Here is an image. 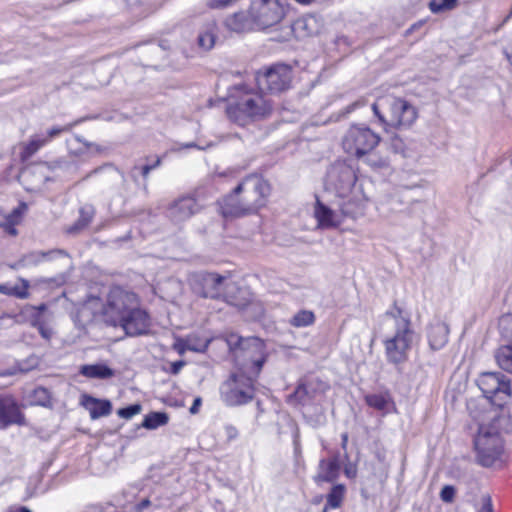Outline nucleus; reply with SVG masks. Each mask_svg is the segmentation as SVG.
I'll use <instances>...</instances> for the list:
<instances>
[{"instance_id": "obj_50", "label": "nucleus", "mask_w": 512, "mask_h": 512, "mask_svg": "<svg viewBox=\"0 0 512 512\" xmlns=\"http://www.w3.org/2000/svg\"><path fill=\"white\" fill-rule=\"evenodd\" d=\"M184 361H175L171 364L170 372L174 375L178 374L181 369L184 367Z\"/></svg>"}, {"instance_id": "obj_63", "label": "nucleus", "mask_w": 512, "mask_h": 512, "mask_svg": "<svg viewBox=\"0 0 512 512\" xmlns=\"http://www.w3.org/2000/svg\"><path fill=\"white\" fill-rule=\"evenodd\" d=\"M377 210L380 214L384 215L385 217H387V215L385 214V211H384V205L381 203L377 206Z\"/></svg>"}, {"instance_id": "obj_52", "label": "nucleus", "mask_w": 512, "mask_h": 512, "mask_svg": "<svg viewBox=\"0 0 512 512\" xmlns=\"http://www.w3.org/2000/svg\"><path fill=\"white\" fill-rule=\"evenodd\" d=\"M11 295H14L18 298L24 299V298H27L28 292H27L26 288H23V289L13 288Z\"/></svg>"}, {"instance_id": "obj_37", "label": "nucleus", "mask_w": 512, "mask_h": 512, "mask_svg": "<svg viewBox=\"0 0 512 512\" xmlns=\"http://www.w3.org/2000/svg\"><path fill=\"white\" fill-rule=\"evenodd\" d=\"M314 321L315 315L312 311L300 310L290 319L289 323L296 328H302L312 325Z\"/></svg>"}, {"instance_id": "obj_24", "label": "nucleus", "mask_w": 512, "mask_h": 512, "mask_svg": "<svg viewBox=\"0 0 512 512\" xmlns=\"http://www.w3.org/2000/svg\"><path fill=\"white\" fill-rule=\"evenodd\" d=\"M224 280V277L214 273L204 274L201 276L202 289L198 293L204 298L216 299L223 293Z\"/></svg>"}, {"instance_id": "obj_58", "label": "nucleus", "mask_w": 512, "mask_h": 512, "mask_svg": "<svg viewBox=\"0 0 512 512\" xmlns=\"http://www.w3.org/2000/svg\"><path fill=\"white\" fill-rule=\"evenodd\" d=\"M27 207H26V204L22 203L21 206H19L18 208L14 209L12 211V214L10 215V219L9 220H12V218L14 217H19L22 213L23 210H25Z\"/></svg>"}, {"instance_id": "obj_64", "label": "nucleus", "mask_w": 512, "mask_h": 512, "mask_svg": "<svg viewBox=\"0 0 512 512\" xmlns=\"http://www.w3.org/2000/svg\"><path fill=\"white\" fill-rule=\"evenodd\" d=\"M18 512H32V511L29 508L23 506L18 509Z\"/></svg>"}, {"instance_id": "obj_27", "label": "nucleus", "mask_w": 512, "mask_h": 512, "mask_svg": "<svg viewBox=\"0 0 512 512\" xmlns=\"http://www.w3.org/2000/svg\"><path fill=\"white\" fill-rule=\"evenodd\" d=\"M82 404L89 410L92 419L108 416L112 410V405L109 400H101L89 395L84 396Z\"/></svg>"}, {"instance_id": "obj_14", "label": "nucleus", "mask_w": 512, "mask_h": 512, "mask_svg": "<svg viewBox=\"0 0 512 512\" xmlns=\"http://www.w3.org/2000/svg\"><path fill=\"white\" fill-rule=\"evenodd\" d=\"M368 200L369 197L364 192L363 184L359 183L347 197L337 198L335 205L339 208L343 220L345 218L357 219L364 214Z\"/></svg>"}, {"instance_id": "obj_28", "label": "nucleus", "mask_w": 512, "mask_h": 512, "mask_svg": "<svg viewBox=\"0 0 512 512\" xmlns=\"http://www.w3.org/2000/svg\"><path fill=\"white\" fill-rule=\"evenodd\" d=\"M315 384L313 381L300 383L296 390L287 398L288 403L292 405H305L315 398Z\"/></svg>"}, {"instance_id": "obj_21", "label": "nucleus", "mask_w": 512, "mask_h": 512, "mask_svg": "<svg viewBox=\"0 0 512 512\" xmlns=\"http://www.w3.org/2000/svg\"><path fill=\"white\" fill-rule=\"evenodd\" d=\"M24 416L18 404L11 396L0 397V427L6 428L12 424L22 425Z\"/></svg>"}, {"instance_id": "obj_40", "label": "nucleus", "mask_w": 512, "mask_h": 512, "mask_svg": "<svg viewBox=\"0 0 512 512\" xmlns=\"http://www.w3.org/2000/svg\"><path fill=\"white\" fill-rule=\"evenodd\" d=\"M456 4L457 0H431L429 7L433 13H439L444 10L453 9Z\"/></svg>"}, {"instance_id": "obj_6", "label": "nucleus", "mask_w": 512, "mask_h": 512, "mask_svg": "<svg viewBox=\"0 0 512 512\" xmlns=\"http://www.w3.org/2000/svg\"><path fill=\"white\" fill-rule=\"evenodd\" d=\"M256 379L257 376L238 370L232 372L220 386L221 400L232 407L249 403L254 398Z\"/></svg>"}, {"instance_id": "obj_3", "label": "nucleus", "mask_w": 512, "mask_h": 512, "mask_svg": "<svg viewBox=\"0 0 512 512\" xmlns=\"http://www.w3.org/2000/svg\"><path fill=\"white\" fill-rule=\"evenodd\" d=\"M386 316L393 332L383 340L385 356L388 363L398 366L408 360L416 334L409 317L400 308L395 307L393 311L386 312Z\"/></svg>"}, {"instance_id": "obj_45", "label": "nucleus", "mask_w": 512, "mask_h": 512, "mask_svg": "<svg viewBox=\"0 0 512 512\" xmlns=\"http://www.w3.org/2000/svg\"><path fill=\"white\" fill-rule=\"evenodd\" d=\"M455 495V489L453 486H444L440 492V497L444 502H451Z\"/></svg>"}, {"instance_id": "obj_10", "label": "nucleus", "mask_w": 512, "mask_h": 512, "mask_svg": "<svg viewBox=\"0 0 512 512\" xmlns=\"http://www.w3.org/2000/svg\"><path fill=\"white\" fill-rule=\"evenodd\" d=\"M249 8L255 27L267 29L283 20L288 5L286 0H252Z\"/></svg>"}, {"instance_id": "obj_31", "label": "nucleus", "mask_w": 512, "mask_h": 512, "mask_svg": "<svg viewBox=\"0 0 512 512\" xmlns=\"http://www.w3.org/2000/svg\"><path fill=\"white\" fill-rule=\"evenodd\" d=\"M365 401L368 406L382 412H387L392 404V399L388 392L369 394L365 397Z\"/></svg>"}, {"instance_id": "obj_22", "label": "nucleus", "mask_w": 512, "mask_h": 512, "mask_svg": "<svg viewBox=\"0 0 512 512\" xmlns=\"http://www.w3.org/2000/svg\"><path fill=\"white\" fill-rule=\"evenodd\" d=\"M340 469V453L336 452L330 458L319 461L318 471L314 480L316 482H332L338 478Z\"/></svg>"}, {"instance_id": "obj_55", "label": "nucleus", "mask_w": 512, "mask_h": 512, "mask_svg": "<svg viewBox=\"0 0 512 512\" xmlns=\"http://www.w3.org/2000/svg\"><path fill=\"white\" fill-rule=\"evenodd\" d=\"M364 105H365V102L363 100H357L354 103H352L349 106H347L346 113L348 114V113L354 111L355 109H357L358 107H361V106H364Z\"/></svg>"}, {"instance_id": "obj_33", "label": "nucleus", "mask_w": 512, "mask_h": 512, "mask_svg": "<svg viewBox=\"0 0 512 512\" xmlns=\"http://www.w3.org/2000/svg\"><path fill=\"white\" fill-rule=\"evenodd\" d=\"M345 490L346 489L343 484L334 485L327 495V503L323 509V512H326L328 508H339L343 501Z\"/></svg>"}, {"instance_id": "obj_4", "label": "nucleus", "mask_w": 512, "mask_h": 512, "mask_svg": "<svg viewBox=\"0 0 512 512\" xmlns=\"http://www.w3.org/2000/svg\"><path fill=\"white\" fill-rule=\"evenodd\" d=\"M226 343L237 370L258 377L267 359L264 341L258 337L242 338L237 334H230Z\"/></svg>"}, {"instance_id": "obj_36", "label": "nucleus", "mask_w": 512, "mask_h": 512, "mask_svg": "<svg viewBox=\"0 0 512 512\" xmlns=\"http://www.w3.org/2000/svg\"><path fill=\"white\" fill-rule=\"evenodd\" d=\"M94 215V211L92 207H83L80 209V216L77 222L70 226L67 229V232L70 234L77 233L78 231L82 230L83 228L87 227L89 223L91 222Z\"/></svg>"}, {"instance_id": "obj_18", "label": "nucleus", "mask_w": 512, "mask_h": 512, "mask_svg": "<svg viewBox=\"0 0 512 512\" xmlns=\"http://www.w3.org/2000/svg\"><path fill=\"white\" fill-rule=\"evenodd\" d=\"M201 210L192 196H183L171 202L166 210L167 217L175 224H181Z\"/></svg>"}, {"instance_id": "obj_25", "label": "nucleus", "mask_w": 512, "mask_h": 512, "mask_svg": "<svg viewBox=\"0 0 512 512\" xmlns=\"http://www.w3.org/2000/svg\"><path fill=\"white\" fill-rule=\"evenodd\" d=\"M224 26L233 32H245L250 31L255 27L254 20L250 16V9L248 12L239 11L228 16L224 20Z\"/></svg>"}, {"instance_id": "obj_20", "label": "nucleus", "mask_w": 512, "mask_h": 512, "mask_svg": "<svg viewBox=\"0 0 512 512\" xmlns=\"http://www.w3.org/2000/svg\"><path fill=\"white\" fill-rule=\"evenodd\" d=\"M314 216L317 220L318 226L322 229L336 228L343 222V218L338 207L337 209H334L324 204L319 199L316 200Z\"/></svg>"}, {"instance_id": "obj_47", "label": "nucleus", "mask_w": 512, "mask_h": 512, "mask_svg": "<svg viewBox=\"0 0 512 512\" xmlns=\"http://www.w3.org/2000/svg\"><path fill=\"white\" fill-rule=\"evenodd\" d=\"M40 333V335L46 339V340H49L52 336V329L49 328L46 323H42L41 325L37 326L36 327Z\"/></svg>"}, {"instance_id": "obj_59", "label": "nucleus", "mask_w": 512, "mask_h": 512, "mask_svg": "<svg viewBox=\"0 0 512 512\" xmlns=\"http://www.w3.org/2000/svg\"><path fill=\"white\" fill-rule=\"evenodd\" d=\"M175 348L180 354H183L185 351H189L188 349L185 348L184 340L178 341L175 345Z\"/></svg>"}, {"instance_id": "obj_17", "label": "nucleus", "mask_w": 512, "mask_h": 512, "mask_svg": "<svg viewBox=\"0 0 512 512\" xmlns=\"http://www.w3.org/2000/svg\"><path fill=\"white\" fill-rule=\"evenodd\" d=\"M117 326L121 327L129 336L144 334L150 327V317L148 313L139 308V303L129 309L121 321L117 322Z\"/></svg>"}, {"instance_id": "obj_35", "label": "nucleus", "mask_w": 512, "mask_h": 512, "mask_svg": "<svg viewBox=\"0 0 512 512\" xmlns=\"http://www.w3.org/2000/svg\"><path fill=\"white\" fill-rule=\"evenodd\" d=\"M51 395L48 389L45 387L39 386L33 389L28 396V401L30 405L37 406H48L50 404Z\"/></svg>"}, {"instance_id": "obj_49", "label": "nucleus", "mask_w": 512, "mask_h": 512, "mask_svg": "<svg viewBox=\"0 0 512 512\" xmlns=\"http://www.w3.org/2000/svg\"><path fill=\"white\" fill-rule=\"evenodd\" d=\"M225 434L228 440H234L238 437V430L233 425L225 426Z\"/></svg>"}, {"instance_id": "obj_61", "label": "nucleus", "mask_w": 512, "mask_h": 512, "mask_svg": "<svg viewBox=\"0 0 512 512\" xmlns=\"http://www.w3.org/2000/svg\"><path fill=\"white\" fill-rule=\"evenodd\" d=\"M341 447L346 450L347 448V443H348V434L347 433H343L341 435Z\"/></svg>"}, {"instance_id": "obj_44", "label": "nucleus", "mask_w": 512, "mask_h": 512, "mask_svg": "<svg viewBox=\"0 0 512 512\" xmlns=\"http://www.w3.org/2000/svg\"><path fill=\"white\" fill-rule=\"evenodd\" d=\"M238 0H208L207 6L211 9H225L234 5Z\"/></svg>"}, {"instance_id": "obj_13", "label": "nucleus", "mask_w": 512, "mask_h": 512, "mask_svg": "<svg viewBox=\"0 0 512 512\" xmlns=\"http://www.w3.org/2000/svg\"><path fill=\"white\" fill-rule=\"evenodd\" d=\"M477 385L484 396L495 406H504L511 397L510 383L500 372L482 373L477 380Z\"/></svg>"}, {"instance_id": "obj_53", "label": "nucleus", "mask_w": 512, "mask_h": 512, "mask_svg": "<svg viewBox=\"0 0 512 512\" xmlns=\"http://www.w3.org/2000/svg\"><path fill=\"white\" fill-rule=\"evenodd\" d=\"M202 403V400L200 397H196L193 401V404L192 406L190 407V413L191 414H196L198 411H199V407Z\"/></svg>"}, {"instance_id": "obj_42", "label": "nucleus", "mask_w": 512, "mask_h": 512, "mask_svg": "<svg viewBox=\"0 0 512 512\" xmlns=\"http://www.w3.org/2000/svg\"><path fill=\"white\" fill-rule=\"evenodd\" d=\"M160 165H161V158L157 157L153 163H148L141 167L134 166V168L132 170V177L135 179V177H136L135 173H136V171H139L140 174L146 179L148 177L150 171L156 169Z\"/></svg>"}, {"instance_id": "obj_48", "label": "nucleus", "mask_w": 512, "mask_h": 512, "mask_svg": "<svg viewBox=\"0 0 512 512\" xmlns=\"http://www.w3.org/2000/svg\"><path fill=\"white\" fill-rule=\"evenodd\" d=\"M100 305L99 298L92 297L88 299V301L83 305L81 312L84 313L87 310L93 309L95 307H98Z\"/></svg>"}, {"instance_id": "obj_26", "label": "nucleus", "mask_w": 512, "mask_h": 512, "mask_svg": "<svg viewBox=\"0 0 512 512\" xmlns=\"http://www.w3.org/2000/svg\"><path fill=\"white\" fill-rule=\"evenodd\" d=\"M449 328L444 322H436L430 325L428 341L431 349L439 350L448 342Z\"/></svg>"}, {"instance_id": "obj_62", "label": "nucleus", "mask_w": 512, "mask_h": 512, "mask_svg": "<svg viewBox=\"0 0 512 512\" xmlns=\"http://www.w3.org/2000/svg\"><path fill=\"white\" fill-rule=\"evenodd\" d=\"M192 147H197L198 149H201V150L204 149L203 147L197 146L194 142H190V143L183 145V148H192Z\"/></svg>"}, {"instance_id": "obj_57", "label": "nucleus", "mask_w": 512, "mask_h": 512, "mask_svg": "<svg viewBox=\"0 0 512 512\" xmlns=\"http://www.w3.org/2000/svg\"><path fill=\"white\" fill-rule=\"evenodd\" d=\"M344 473L348 478H354L356 476V467L353 465H348L345 467Z\"/></svg>"}, {"instance_id": "obj_15", "label": "nucleus", "mask_w": 512, "mask_h": 512, "mask_svg": "<svg viewBox=\"0 0 512 512\" xmlns=\"http://www.w3.org/2000/svg\"><path fill=\"white\" fill-rule=\"evenodd\" d=\"M81 121L82 120H77L64 126H53L46 132H40L32 135L23 147L22 156L24 158H30L38 150L48 145L53 139L59 137L61 133L71 131L72 128Z\"/></svg>"}, {"instance_id": "obj_1", "label": "nucleus", "mask_w": 512, "mask_h": 512, "mask_svg": "<svg viewBox=\"0 0 512 512\" xmlns=\"http://www.w3.org/2000/svg\"><path fill=\"white\" fill-rule=\"evenodd\" d=\"M270 194L269 183L259 175L245 177L233 190L219 203L223 217H241L256 213L264 207Z\"/></svg>"}, {"instance_id": "obj_60", "label": "nucleus", "mask_w": 512, "mask_h": 512, "mask_svg": "<svg viewBox=\"0 0 512 512\" xmlns=\"http://www.w3.org/2000/svg\"><path fill=\"white\" fill-rule=\"evenodd\" d=\"M13 291V288H8L6 285H0V293L11 295Z\"/></svg>"}, {"instance_id": "obj_7", "label": "nucleus", "mask_w": 512, "mask_h": 512, "mask_svg": "<svg viewBox=\"0 0 512 512\" xmlns=\"http://www.w3.org/2000/svg\"><path fill=\"white\" fill-rule=\"evenodd\" d=\"M137 304L138 297L134 292L115 286L110 289L105 304L101 305V313L106 323L117 326V322Z\"/></svg>"}, {"instance_id": "obj_5", "label": "nucleus", "mask_w": 512, "mask_h": 512, "mask_svg": "<svg viewBox=\"0 0 512 512\" xmlns=\"http://www.w3.org/2000/svg\"><path fill=\"white\" fill-rule=\"evenodd\" d=\"M372 110L386 132L393 129H408L418 117L417 110L404 99L387 96L379 98Z\"/></svg>"}, {"instance_id": "obj_23", "label": "nucleus", "mask_w": 512, "mask_h": 512, "mask_svg": "<svg viewBox=\"0 0 512 512\" xmlns=\"http://www.w3.org/2000/svg\"><path fill=\"white\" fill-rule=\"evenodd\" d=\"M68 254L62 249H53L49 251H32L22 256L15 267L17 268H28L39 265L45 261H51L57 257H67Z\"/></svg>"}, {"instance_id": "obj_54", "label": "nucleus", "mask_w": 512, "mask_h": 512, "mask_svg": "<svg viewBox=\"0 0 512 512\" xmlns=\"http://www.w3.org/2000/svg\"><path fill=\"white\" fill-rule=\"evenodd\" d=\"M3 227L5 228L7 233H9L10 235H12V236L17 235V229L14 227L12 220H9V223H7V224H3Z\"/></svg>"}, {"instance_id": "obj_41", "label": "nucleus", "mask_w": 512, "mask_h": 512, "mask_svg": "<svg viewBox=\"0 0 512 512\" xmlns=\"http://www.w3.org/2000/svg\"><path fill=\"white\" fill-rule=\"evenodd\" d=\"M74 139L78 143L85 145V149L88 150V155L89 156H95V155H98V154H102L105 151L104 147H102V146H100V145H98L96 143H93V142H88V141H86L85 139H83L79 135H76L74 137Z\"/></svg>"}, {"instance_id": "obj_16", "label": "nucleus", "mask_w": 512, "mask_h": 512, "mask_svg": "<svg viewBox=\"0 0 512 512\" xmlns=\"http://www.w3.org/2000/svg\"><path fill=\"white\" fill-rule=\"evenodd\" d=\"M499 329L507 344L496 350L495 360L502 370L512 374V315L500 318Z\"/></svg>"}, {"instance_id": "obj_30", "label": "nucleus", "mask_w": 512, "mask_h": 512, "mask_svg": "<svg viewBox=\"0 0 512 512\" xmlns=\"http://www.w3.org/2000/svg\"><path fill=\"white\" fill-rule=\"evenodd\" d=\"M38 364V358L36 356H31L25 361L17 362L14 366L0 371V377L13 376L17 373H27L36 368Z\"/></svg>"}, {"instance_id": "obj_29", "label": "nucleus", "mask_w": 512, "mask_h": 512, "mask_svg": "<svg viewBox=\"0 0 512 512\" xmlns=\"http://www.w3.org/2000/svg\"><path fill=\"white\" fill-rule=\"evenodd\" d=\"M79 373L91 379H109L115 375L114 370L103 363L82 365Z\"/></svg>"}, {"instance_id": "obj_9", "label": "nucleus", "mask_w": 512, "mask_h": 512, "mask_svg": "<svg viewBox=\"0 0 512 512\" xmlns=\"http://www.w3.org/2000/svg\"><path fill=\"white\" fill-rule=\"evenodd\" d=\"M380 142V136L363 124H354L343 137V148L356 158L373 151Z\"/></svg>"}, {"instance_id": "obj_8", "label": "nucleus", "mask_w": 512, "mask_h": 512, "mask_svg": "<svg viewBox=\"0 0 512 512\" xmlns=\"http://www.w3.org/2000/svg\"><path fill=\"white\" fill-rule=\"evenodd\" d=\"M474 447L478 462L485 467L492 466L501 456L503 442L497 428L493 425H481L474 439Z\"/></svg>"}, {"instance_id": "obj_56", "label": "nucleus", "mask_w": 512, "mask_h": 512, "mask_svg": "<svg viewBox=\"0 0 512 512\" xmlns=\"http://www.w3.org/2000/svg\"><path fill=\"white\" fill-rule=\"evenodd\" d=\"M479 512H493L490 498H485Z\"/></svg>"}, {"instance_id": "obj_2", "label": "nucleus", "mask_w": 512, "mask_h": 512, "mask_svg": "<svg viewBox=\"0 0 512 512\" xmlns=\"http://www.w3.org/2000/svg\"><path fill=\"white\" fill-rule=\"evenodd\" d=\"M272 110L273 104L269 98L244 84L233 88L226 107L228 118L240 126L264 119Z\"/></svg>"}, {"instance_id": "obj_46", "label": "nucleus", "mask_w": 512, "mask_h": 512, "mask_svg": "<svg viewBox=\"0 0 512 512\" xmlns=\"http://www.w3.org/2000/svg\"><path fill=\"white\" fill-rule=\"evenodd\" d=\"M293 446H294V453L296 455H300L301 454L300 432H299V428L297 426L294 427V431H293Z\"/></svg>"}, {"instance_id": "obj_34", "label": "nucleus", "mask_w": 512, "mask_h": 512, "mask_svg": "<svg viewBox=\"0 0 512 512\" xmlns=\"http://www.w3.org/2000/svg\"><path fill=\"white\" fill-rule=\"evenodd\" d=\"M168 420V415L165 412H151L144 417L141 426L148 430H154L167 424Z\"/></svg>"}, {"instance_id": "obj_39", "label": "nucleus", "mask_w": 512, "mask_h": 512, "mask_svg": "<svg viewBox=\"0 0 512 512\" xmlns=\"http://www.w3.org/2000/svg\"><path fill=\"white\" fill-rule=\"evenodd\" d=\"M185 348L193 352H205L209 345V340L188 337L184 340Z\"/></svg>"}, {"instance_id": "obj_43", "label": "nucleus", "mask_w": 512, "mask_h": 512, "mask_svg": "<svg viewBox=\"0 0 512 512\" xmlns=\"http://www.w3.org/2000/svg\"><path fill=\"white\" fill-rule=\"evenodd\" d=\"M142 410V406L139 403L129 405L121 408L117 411L119 417L124 419H131L133 416L139 414Z\"/></svg>"}, {"instance_id": "obj_12", "label": "nucleus", "mask_w": 512, "mask_h": 512, "mask_svg": "<svg viewBox=\"0 0 512 512\" xmlns=\"http://www.w3.org/2000/svg\"><path fill=\"white\" fill-rule=\"evenodd\" d=\"M292 78L291 67L282 63L274 64L265 71L256 74L258 88L270 94H280L287 91L291 86Z\"/></svg>"}, {"instance_id": "obj_32", "label": "nucleus", "mask_w": 512, "mask_h": 512, "mask_svg": "<svg viewBox=\"0 0 512 512\" xmlns=\"http://www.w3.org/2000/svg\"><path fill=\"white\" fill-rule=\"evenodd\" d=\"M46 310L47 306L45 304H40L39 306H26L24 308V314L28 317L31 325L33 327H37L42 323H47V318L45 316Z\"/></svg>"}, {"instance_id": "obj_51", "label": "nucleus", "mask_w": 512, "mask_h": 512, "mask_svg": "<svg viewBox=\"0 0 512 512\" xmlns=\"http://www.w3.org/2000/svg\"><path fill=\"white\" fill-rule=\"evenodd\" d=\"M70 154L76 157L83 156L85 154H88V150L85 149V145L82 144V147L72 149L70 148Z\"/></svg>"}, {"instance_id": "obj_11", "label": "nucleus", "mask_w": 512, "mask_h": 512, "mask_svg": "<svg viewBox=\"0 0 512 512\" xmlns=\"http://www.w3.org/2000/svg\"><path fill=\"white\" fill-rule=\"evenodd\" d=\"M357 176L352 166L345 162H335L330 166L325 178V189L333 192L336 198L347 197L356 188Z\"/></svg>"}, {"instance_id": "obj_38", "label": "nucleus", "mask_w": 512, "mask_h": 512, "mask_svg": "<svg viewBox=\"0 0 512 512\" xmlns=\"http://www.w3.org/2000/svg\"><path fill=\"white\" fill-rule=\"evenodd\" d=\"M360 159L363 160L365 164L370 166L373 170H382L384 168L388 167V162L385 158L381 157L377 153L373 151L368 152L367 154L363 155Z\"/></svg>"}, {"instance_id": "obj_19", "label": "nucleus", "mask_w": 512, "mask_h": 512, "mask_svg": "<svg viewBox=\"0 0 512 512\" xmlns=\"http://www.w3.org/2000/svg\"><path fill=\"white\" fill-rule=\"evenodd\" d=\"M195 26L198 29L196 37L197 46L203 51L211 50L217 38L218 26L214 18H197Z\"/></svg>"}]
</instances>
